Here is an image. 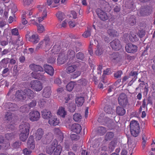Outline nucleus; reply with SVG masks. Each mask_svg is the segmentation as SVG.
<instances>
[{"label": "nucleus", "instance_id": "1", "mask_svg": "<svg viewBox=\"0 0 155 155\" xmlns=\"http://www.w3.org/2000/svg\"><path fill=\"white\" fill-rule=\"evenodd\" d=\"M58 144V142L56 139L53 140L50 144L47 146L46 151V153L51 154L54 151V155H60L62 150V147L60 144Z\"/></svg>", "mask_w": 155, "mask_h": 155}, {"label": "nucleus", "instance_id": "2", "mask_svg": "<svg viewBox=\"0 0 155 155\" xmlns=\"http://www.w3.org/2000/svg\"><path fill=\"white\" fill-rule=\"evenodd\" d=\"M67 44L59 41L57 43L51 50L50 54L54 56V55L59 54L60 52H64L67 49Z\"/></svg>", "mask_w": 155, "mask_h": 155}, {"label": "nucleus", "instance_id": "3", "mask_svg": "<svg viewBox=\"0 0 155 155\" xmlns=\"http://www.w3.org/2000/svg\"><path fill=\"white\" fill-rule=\"evenodd\" d=\"M130 130L131 135L134 137H137L139 133L140 128L139 124L136 120H132L130 124Z\"/></svg>", "mask_w": 155, "mask_h": 155}, {"label": "nucleus", "instance_id": "4", "mask_svg": "<svg viewBox=\"0 0 155 155\" xmlns=\"http://www.w3.org/2000/svg\"><path fill=\"white\" fill-rule=\"evenodd\" d=\"M37 8L38 9L39 13L36 14V15H38V14L40 16L38 17V19L39 22L42 21L45 18H46L47 15L46 10V4L45 5H38Z\"/></svg>", "mask_w": 155, "mask_h": 155}, {"label": "nucleus", "instance_id": "5", "mask_svg": "<svg viewBox=\"0 0 155 155\" xmlns=\"http://www.w3.org/2000/svg\"><path fill=\"white\" fill-rule=\"evenodd\" d=\"M31 87L36 91H39L41 90L43 88L42 84L40 81L37 80H33L30 83Z\"/></svg>", "mask_w": 155, "mask_h": 155}, {"label": "nucleus", "instance_id": "6", "mask_svg": "<svg viewBox=\"0 0 155 155\" xmlns=\"http://www.w3.org/2000/svg\"><path fill=\"white\" fill-rule=\"evenodd\" d=\"M118 101L119 104L123 107H125L128 103L127 96L124 93L119 94Z\"/></svg>", "mask_w": 155, "mask_h": 155}, {"label": "nucleus", "instance_id": "7", "mask_svg": "<svg viewBox=\"0 0 155 155\" xmlns=\"http://www.w3.org/2000/svg\"><path fill=\"white\" fill-rule=\"evenodd\" d=\"M25 89L18 90L16 91L15 95V98L18 101H22L26 99Z\"/></svg>", "mask_w": 155, "mask_h": 155}, {"label": "nucleus", "instance_id": "8", "mask_svg": "<svg viewBox=\"0 0 155 155\" xmlns=\"http://www.w3.org/2000/svg\"><path fill=\"white\" fill-rule=\"evenodd\" d=\"M29 117V120L31 121H37L40 118V113L37 110H32L30 112Z\"/></svg>", "mask_w": 155, "mask_h": 155}, {"label": "nucleus", "instance_id": "9", "mask_svg": "<svg viewBox=\"0 0 155 155\" xmlns=\"http://www.w3.org/2000/svg\"><path fill=\"white\" fill-rule=\"evenodd\" d=\"M139 11L140 15L145 16L150 15L151 11V9L148 5L142 6L140 8Z\"/></svg>", "mask_w": 155, "mask_h": 155}, {"label": "nucleus", "instance_id": "10", "mask_svg": "<svg viewBox=\"0 0 155 155\" xmlns=\"http://www.w3.org/2000/svg\"><path fill=\"white\" fill-rule=\"evenodd\" d=\"M98 3L99 7L105 11L109 12L110 10L111 7L108 2L103 0H99Z\"/></svg>", "mask_w": 155, "mask_h": 155}, {"label": "nucleus", "instance_id": "11", "mask_svg": "<svg viewBox=\"0 0 155 155\" xmlns=\"http://www.w3.org/2000/svg\"><path fill=\"white\" fill-rule=\"evenodd\" d=\"M68 58L65 55L64 52H60L57 59V63L59 65L62 64L66 62Z\"/></svg>", "mask_w": 155, "mask_h": 155}, {"label": "nucleus", "instance_id": "12", "mask_svg": "<svg viewBox=\"0 0 155 155\" xmlns=\"http://www.w3.org/2000/svg\"><path fill=\"white\" fill-rule=\"evenodd\" d=\"M30 128L29 123L25 122L19 125V129L20 132L29 133Z\"/></svg>", "mask_w": 155, "mask_h": 155}, {"label": "nucleus", "instance_id": "13", "mask_svg": "<svg viewBox=\"0 0 155 155\" xmlns=\"http://www.w3.org/2000/svg\"><path fill=\"white\" fill-rule=\"evenodd\" d=\"M110 45L112 49L114 50H119L121 47V45L119 40L115 39L110 43Z\"/></svg>", "mask_w": 155, "mask_h": 155}, {"label": "nucleus", "instance_id": "14", "mask_svg": "<svg viewBox=\"0 0 155 155\" xmlns=\"http://www.w3.org/2000/svg\"><path fill=\"white\" fill-rule=\"evenodd\" d=\"M126 51L129 53H134L137 51V47L132 44H127L125 47Z\"/></svg>", "mask_w": 155, "mask_h": 155}, {"label": "nucleus", "instance_id": "15", "mask_svg": "<svg viewBox=\"0 0 155 155\" xmlns=\"http://www.w3.org/2000/svg\"><path fill=\"white\" fill-rule=\"evenodd\" d=\"M42 41H43L44 45L45 44V48L46 49L45 51H46L47 50L48 51L50 49L52 43H51L50 38L48 36H45Z\"/></svg>", "mask_w": 155, "mask_h": 155}, {"label": "nucleus", "instance_id": "16", "mask_svg": "<svg viewBox=\"0 0 155 155\" xmlns=\"http://www.w3.org/2000/svg\"><path fill=\"white\" fill-rule=\"evenodd\" d=\"M29 68L31 70L34 71H44V69L42 66L33 63L30 64L29 66Z\"/></svg>", "mask_w": 155, "mask_h": 155}, {"label": "nucleus", "instance_id": "17", "mask_svg": "<svg viewBox=\"0 0 155 155\" xmlns=\"http://www.w3.org/2000/svg\"><path fill=\"white\" fill-rule=\"evenodd\" d=\"M31 76L34 78L40 80L41 81H45V79L44 74L40 73L33 72L31 73Z\"/></svg>", "mask_w": 155, "mask_h": 155}, {"label": "nucleus", "instance_id": "18", "mask_svg": "<svg viewBox=\"0 0 155 155\" xmlns=\"http://www.w3.org/2000/svg\"><path fill=\"white\" fill-rule=\"evenodd\" d=\"M59 120L54 116H52L49 119L48 123L51 126L57 125L59 123Z\"/></svg>", "mask_w": 155, "mask_h": 155}, {"label": "nucleus", "instance_id": "19", "mask_svg": "<svg viewBox=\"0 0 155 155\" xmlns=\"http://www.w3.org/2000/svg\"><path fill=\"white\" fill-rule=\"evenodd\" d=\"M97 16L101 20L104 21L108 19V16L105 12L101 10L100 8H97Z\"/></svg>", "mask_w": 155, "mask_h": 155}, {"label": "nucleus", "instance_id": "20", "mask_svg": "<svg viewBox=\"0 0 155 155\" xmlns=\"http://www.w3.org/2000/svg\"><path fill=\"white\" fill-rule=\"evenodd\" d=\"M51 93V87L47 86L44 89L42 95L43 97L46 98H48L50 97Z\"/></svg>", "mask_w": 155, "mask_h": 155}, {"label": "nucleus", "instance_id": "21", "mask_svg": "<svg viewBox=\"0 0 155 155\" xmlns=\"http://www.w3.org/2000/svg\"><path fill=\"white\" fill-rule=\"evenodd\" d=\"M44 134V131L43 130L39 128L38 129L35 133V136L36 140H40Z\"/></svg>", "mask_w": 155, "mask_h": 155}, {"label": "nucleus", "instance_id": "22", "mask_svg": "<svg viewBox=\"0 0 155 155\" xmlns=\"http://www.w3.org/2000/svg\"><path fill=\"white\" fill-rule=\"evenodd\" d=\"M71 129L72 131L77 134H79L81 132L82 130L81 126L78 124H72Z\"/></svg>", "mask_w": 155, "mask_h": 155}, {"label": "nucleus", "instance_id": "23", "mask_svg": "<svg viewBox=\"0 0 155 155\" xmlns=\"http://www.w3.org/2000/svg\"><path fill=\"white\" fill-rule=\"evenodd\" d=\"M45 72L51 76H53L54 73V69L51 65L46 64L44 66Z\"/></svg>", "mask_w": 155, "mask_h": 155}, {"label": "nucleus", "instance_id": "24", "mask_svg": "<svg viewBox=\"0 0 155 155\" xmlns=\"http://www.w3.org/2000/svg\"><path fill=\"white\" fill-rule=\"evenodd\" d=\"M39 40L38 35L37 34H33L28 38V41L35 44L38 43Z\"/></svg>", "mask_w": 155, "mask_h": 155}, {"label": "nucleus", "instance_id": "25", "mask_svg": "<svg viewBox=\"0 0 155 155\" xmlns=\"http://www.w3.org/2000/svg\"><path fill=\"white\" fill-rule=\"evenodd\" d=\"M70 49L68 50L67 55V58L69 60H73L74 58H75V54L74 51L71 48V46H70Z\"/></svg>", "mask_w": 155, "mask_h": 155}, {"label": "nucleus", "instance_id": "26", "mask_svg": "<svg viewBox=\"0 0 155 155\" xmlns=\"http://www.w3.org/2000/svg\"><path fill=\"white\" fill-rule=\"evenodd\" d=\"M106 120L105 123L109 128L110 129H114L116 126L115 123L114 121L108 117L106 118Z\"/></svg>", "mask_w": 155, "mask_h": 155}, {"label": "nucleus", "instance_id": "27", "mask_svg": "<svg viewBox=\"0 0 155 155\" xmlns=\"http://www.w3.org/2000/svg\"><path fill=\"white\" fill-rule=\"evenodd\" d=\"M41 114L42 117L44 119H49L52 116L51 111L47 110H43Z\"/></svg>", "mask_w": 155, "mask_h": 155}, {"label": "nucleus", "instance_id": "28", "mask_svg": "<svg viewBox=\"0 0 155 155\" xmlns=\"http://www.w3.org/2000/svg\"><path fill=\"white\" fill-rule=\"evenodd\" d=\"M26 98L30 99H33L35 96V93L33 91L29 89H26Z\"/></svg>", "mask_w": 155, "mask_h": 155}, {"label": "nucleus", "instance_id": "29", "mask_svg": "<svg viewBox=\"0 0 155 155\" xmlns=\"http://www.w3.org/2000/svg\"><path fill=\"white\" fill-rule=\"evenodd\" d=\"M77 68V67L75 65H69L67 67L65 71L67 74H70L75 71Z\"/></svg>", "mask_w": 155, "mask_h": 155}, {"label": "nucleus", "instance_id": "30", "mask_svg": "<svg viewBox=\"0 0 155 155\" xmlns=\"http://www.w3.org/2000/svg\"><path fill=\"white\" fill-rule=\"evenodd\" d=\"M124 107L119 106L117 107L116 111V114L120 116H122L125 114L126 111Z\"/></svg>", "mask_w": 155, "mask_h": 155}, {"label": "nucleus", "instance_id": "31", "mask_svg": "<svg viewBox=\"0 0 155 155\" xmlns=\"http://www.w3.org/2000/svg\"><path fill=\"white\" fill-rule=\"evenodd\" d=\"M29 133L20 132L19 134L20 140L23 142L26 141L29 136Z\"/></svg>", "mask_w": 155, "mask_h": 155}, {"label": "nucleus", "instance_id": "32", "mask_svg": "<svg viewBox=\"0 0 155 155\" xmlns=\"http://www.w3.org/2000/svg\"><path fill=\"white\" fill-rule=\"evenodd\" d=\"M84 101V98L80 97H77L75 100L76 104L78 107L81 106Z\"/></svg>", "mask_w": 155, "mask_h": 155}, {"label": "nucleus", "instance_id": "33", "mask_svg": "<svg viewBox=\"0 0 155 155\" xmlns=\"http://www.w3.org/2000/svg\"><path fill=\"white\" fill-rule=\"evenodd\" d=\"M58 115H59L60 117L64 118L67 114V112L65 111V108L63 107H60L57 112Z\"/></svg>", "mask_w": 155, "mask_h": 155}, {"label": "nucleus", "instance_id": "34", "mask_svg": "<svg viewBox=\"0 0 155 155\" xmlns=\"http://www.w3.org/2000/svg\"><path fill=\"white\" fill-rule=\"evenodd\" d=\"M119 53L118 52L113 53L110 57L111 61L114 62H115L119 61Z\"/></svg>", "mask_w": 155, "mask_h": 155}, {"label": "nucleus", "instance_id": "35", "mask_svg": "<svg viewBox=\"0 0 155 155\" xmlns=\"http://www.w3.org/2000/svg\"><path fill=\"white\" fill-rule=\"evenodd\" d=\"M76 84L75 82L71 81L66 86L67 90L69 91H72L74 87L76 85Z\"/></svg>", "mask_w": 155, "mask_h": 155}, {"label": "nucleus", "instance_id": "36", "mask_svg": "<svg viewBox=\"0 0 155 155\" xmlns=\"http://www.w3.org/2000/svg\"><path fill=\"white\" fill-rule=\"evenodd\" d=\"M90 148L91 150V155H97V144H91Z\"/></svg>", "mask_w": 155, "mask_h": 155}, {"label": "nucleus", "instance_id": "37", "mask_svg": "<svg viewBox=\"0 0 155 155\" xmlns=\"http://www.w3.org/2000/svg\"><path fill=\"white\" fill-rule=\"evenodd\" d=\"M34 1V0H23V5L25 7H28L33 4Z\"/></svg>", "mask_w": 155, "mask_h": 155}, {"label": "nucleus", "instance_id": "38", "mask_svg": "<svg viewBox=\"0 0 155 155\" xmlns=\"http://www.w3.org/2000/svg\"><path fill=\"white\" fill-rule=\"evenodd\" d=\"M8 105L9 106L8 109L10 111H14L18 109V107L17 105L15 103H9Z\"/></svg>", "mask_w": 155, "mask_h": 155}, {"label": "nucleus", "instance_id": "39", "mask_svg": "<svg viewBox=\"0 0 155 155\" xmlns=\"http://www.w3.org/2000/svg\"><path fill=\"white\" fill-rule=\"evenodd\" d=\"M117 141L116 140L111 141L109 144V148L111 151H113L117 145Z\"/></svg>", "mask_w": 155, "mask_h": 155}, {"label": "nucleus", "instance_id": "40", "mask_svg": "<svg viewBox=\"0 0 155 155\" xmlns=\"http://www.w3.org/2000/svg\"><path fill=\"white\" fill-rule=\"evenodd\" d=\"M107 32L109 35L111 37H115L117 36V32L113 29H109L108 30Z\"/></svg>", "mask_w": 155, "mask_h": 155}, {"label": "nucleus", "instance_id": "41", "mask_svg": "<svg viewBox=\"0 0 155 155\" xmlns=\"http://www.w3.org/2000/svg\"><path fill=\"white\" fill-rule=\"evenodd\" d=\"M107 131L106 128L103 127L99 126L97 128V133L100 135H103Z\"/></svg>", "mask_w": 155, "mask_h": 155}, {"label": "nucleus", "instance_id": "42", "mask_svg": "<svg viewBox=\"0 0 155 155\" xmlns=\"http://www.w3.org/2000/svg\"><path fill=\"white\" fill-rule=\"evenodd\" d=\"M106 118H108V117L106 116L104 117V114H100L99 117L97 121L99 123L104 124L106 122Z\"/></svg>", "mask_w": 155, "mask_h": 155}, {"label": "nucleus", "instance_id": "43", "mask_svg": "<svg viewBox=\"0 0 155 155\" xmlns=\"http://www.w3.org/2000/svg\"><path fill=\"white\" fill-rule=\"evenodd\" d=\"M73 118L75 121L79 122L81 121L82 117L80 114L75 113L73 115Z\"/></svg>", "mask_w": 155, "mask_h": 155}, {"label": "nucleus", "instance_id": "44", "mask_svg": "<svg viewBox=\"0 0 155 155\" xmlns=\"http://www.w3.org/2000/svg\"><path fill=\"white\" fill-rule=\"evenodd\" d=\"M138 74L137 71H131L129 74V76L130 77H133V78L132 80L133 82H134L136 80L137 78V75Z\"/></svg>", "mask_w": 155, "mask_h": 155}, {"label": "nucleus", "instance_id": "45", "mask_svg": "<svg viewBox=\"0 0 155 155\" xmlns=\"http://www.w3.org/2000/svg\"><path fill=\"white\" fill-rule=\"evenodd\" d=\"M91 29L90 28H87L86 30L82 34V36L84 38H87L91 36Z\"/></svg>", "mask_w": 155, "mask_h": 155}, {"label": "nucleus", "instance_id": "46", "mask_svg": "<svg viewBox=\"0 0 155 155\" xmlns=\"http://www.w3.org/2000/svg\"><path fill=\"white\" fill-rule=\"evenodd\" d=\"M114 137V134L112 132H107L105 137V140L106 141L110 140Z\"/></svg>", "mask_w": 155, "mask_h": 155}, {"label": "nucleus", "instance_id": "47", "mask_svg": "<svg viewBox=\"0 0 155 155\" xmlns=\"http://www.w3.org/2000/svg\"><path fill=\"white\" fill-rule=\"evenodd\" d=\"M94 18H93V21L94 23L93 25V27L94 28V29L96 30V25H97V20L96 19V15L97 14V11L96 10L95 11V12H94V11L92 12Z\"/></svg>", "mask_w": 155, "mask_h": 155}, {"label": "nucleus", "instance_id": "48", "mask_svg": "<svg viewBox=\"0 0 155 155\" xmlns=\"http://www.w3.org/2000/svg\"><path fill=\"white\" fill-rule=\"evenodd\" d=\"M36 25L37 26V31L38 33H42L45 30V28L42 25L38 24L36 23Z\"/></svg>", "mask_w": 155, "mask_h": 155}, {"label": "nucleus", "instance_id": "49", "mask_svg": "<svg viewBox=\"0 0 155 155\" xmlns=\"http://www.w3.org/2000/svg\"><path fill=\"white\" fill-rule=\"evenodd\" d=\"M129 39L130 41L132 42L137 41H138V39L136 35L134 34H131L129 36Z\"/></svg>", "mask_w": 155, "mask_h": 155}, {"label": "nucleus", "instance_id": "50", "mask_svg": "<svg viewBox=\"0 0 155 155\" xmlns=\"http://www.w3.org/2000/svg\"><path fill=\"white\" fill-rule=\"evenodd\" d=\"M104 109L105 112L108 114H112L113 112L112 108L107 105L105 107Z\"/></svg>", "mask_w": 155, "mask_h": 155}, {"label": "nucleus", "instance_id": "51", "mask_svg": "<svg viewBox=\"0 0 155 155\" xmlns=\"http://www.w3.org/2000/svg\"><path fill=\"white\" fill-rule=\"evenodd\" d=\"M76 57L78 61H82L84 58V55L82 52H79L76 54Z\"/></svg>", "mask_w": 155, "mask_h": 155}, {"label": "nucleus", "instance_id": "52", "mask_svg": "<svg viewBox=\"0 0 155 155\" xmlns=\"http://www.w3.org/2000/svg\"><path fill=\"white\" fill-rule=\"evenodd\" d=\"M21 143V142L19 141L15 142L12 144V147L14 149L18 148L20 147Z\"/></svg>", "mask_w": 155, "mask_h": 155}, {"label": "nucleus", "instance_id": "53", "mask_svg": "<svg viewBox=\"0 0 155 155\" xmlns=\"http://www.w3.org/2000/svg\"><path fill=\"white\" fill-rule=\"evenodd\" d=\"M12 114L10 112H7L6 113L5 116V118L8 120L10 121L12 120Z\"/></svg>", "mask_w": 155, "mask_h": 155}, {"label": "nucleus", "instance_id": "54", "mask_svg": "<svg viewBox=\"0 0 155 155\" xmlns=\"http://www.w3.org/2000/svg\"><path fill=\"white\" fill-rule=\"evenodd\" d=\"M64 15L63 13L58 12L56 14V16L59 21H61L64 18Z\"/></svg>", "mask_w": 155, "mask_h": 155}, {"label": "nucleus", "instance_id": "55", "mask_svg": "<svg viewBox=\"0 0 155 155\" xmlns=\"http://www.w3.org/2000/svg\"><path fill=\"white\" fill-rule=\"evenodd\" d=\"M15 134L13 133H7L5 135L6 138L8 140H11L15 137Z\"/></svg>", "mask_w": 155, "mask_h": 155}, {"label": "nucleus", "instance_id": "56", "mask_svg": "<svg viewBox=\"0 0 155 155\" xmlns=\"http://www.w3.org/2000/svg\"><path fill=\"white\" fill-rule=\"evenodd\" d=\"M47 102V100L46 99H43L41 100L39 103V105L40 107H44L46 105V103Z\"/></svg>", "mask_w": 155, "mask_h": 155}, {"label": "nucleus", "instance_id": "57", "mask_svg": "<svg viewBox=\"0 0 155 155\" xmlns=\"http://www.w3.org/2000/svg\"><path fill=\"white\" fill-rule=\"evenodd\" d=\"M81 72L79 71H77L71 75V78L75 79L80 76Z\"/></svg>", "mask_w": 155, "mask_h": 155}, {"label": "nucleus", "instance_id": "58", "mask_svg": "<svg viewBox=\"0 0 155 155\" xmlns=\"http://www.w3.org/2000/svg\"><path fill=\"white\" fill-rule=\"evenodd\" d=\"M145 31L143 30H139L137 32V35L140 38H141L145 35Z\"/></svg>", "mask_w": 155, "mask_h": 155}, {"label": "nucleus", "instance_id": "59", "mask_svg": "<svg viewBox=\"0 0 155 155\" xmlns=\"http://www.w3.org/2000/svg\"><path fill=\"white\" fill-rule=\"evenodd\" d=\"M73 98V96L72 94H69L66 95L64 97V99L65 103H67L69 100H71Z\"/></svg>", "mask_w": 155, "mask_h": 155}, {"label": "nucleus", "instance_id": "60", "mask_svg": "<svg viewBox=\"0 0 155 155\" xmlns=\"http://www.w3.org/2000/svg\"><path fill=\"white\" fill-rule=\"evenodd\" d=\"M129 21L130 24L131 25H133L136 22L135 18L133 16H132L130 17Z\"/></svg>", "mask_w": 155, "mask_h": 155}, {"label": "nucleus", "instance_id": "61", "mask_svg": "<svg viewBox=\"0 0 155 155\" xmlns=\"http://www.w3.org/2000/svg\"><path fill=\"white\" fill-rule=\"evenodd\" d=\"M71 145V143L69 141H67L64 143V147L66 150L68 151L70 150Z\"/></svg>", "mask_w": 155, "mask_h": 155}, {"label": "nucleus", "instance_id": "62", "mask_svg": "<svg viewBox=\"0 0 155 155\" xmlns=\"http://www.w3.org/2000/svg\"><path fill=\"white\" fill-rule=\"evenodd\" d=\"M113 8V11L115 12L118 13L120 11V6L119 5H114Z\"/></svg>", "mask_w": 155, "mask_h": 155}, {"label": "nucleus", "instance_id": "63", "mask_svg": "<svg viewBox=\"0 0 155 155\" xmlns=\"http://www.w3.org/2000/svg\"><path fill=\"white\" fill-rule=\"evenodd\" d=\"M35 143L34 136L33 135H30L28 140L27 144L32 143Z\"/></svg>", "mask_w": 155, "mask_h": 155}, {"label": "nucleus", "instance_id": "64", "mask_svg": "<svg viewBox=\"0 0 155 155\" xmlns=\"http://www.w3.org/2000/svg\"><path fill=\"white\" fill-rule=\"evenodd\" d=\"M11 33L13 35L15 36H18L19 35L18 29L16 28L12 29Z\"/></svg>", "mask_w": 155, "mask_h": 155}]
</instances>
